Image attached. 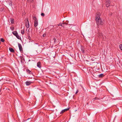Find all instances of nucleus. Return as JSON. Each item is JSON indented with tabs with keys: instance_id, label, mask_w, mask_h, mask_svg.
<instances>
[{
	"instance_id": "5701e85b",
	"label": "nucleus",
	"mask_w": 122,
	"mask_h": 122,
	"mask_svg": "<svg viewBox=\"0 0 122 122\" xmlns=\"http://www.w3.org/2000/svg\"><path fill=\"white\" fill-rule=\"evenodd\" d=\"M41 15L42 16H44V14L43 13H42L41 14Z\"/></svg>"
},
{
	"instance_id": "b1692460",
	"label": "nucleus",
	"mask_w": 122,
	"mask_h": 122,
	"mask_svg": "<svg viewBox=\"0 0 122 122\" xmlns=\"http://www.w3.org/2000/svg\"><path fill=\"white\" fill-rule=\"evenodd\" d=\"M94 99H95V100H97L99 99V98H98L97 97H96Z\"/></svg>"
},
{
	"instance_id": "423d86ee",
	"label": "nucleus",
	"mask_w": 122,
	"mask_h": 122,
	"mask_svg": "<svg viewBox=\"0 0 122 122\" xmlns=\"http://www.w3.org/2000/svg\"><path fill=\"white\" fill-rule=\"evenodd\" d=\"M32 83V82L28 81L26 82L25 83L26 86H29L30 85V84Z\"/></svg>"
},
{
	"instance_id": "a211bd4d",
	"label": "nucleus",
	"mask_w": 122,
	"mask_h": 122,
	"mask_svg": "<svg viewBox=\"0 0 122 122\" xmlns=\"http://www.w3.org/2000/svg\"><path fill=\"white\" fill-rule=\"evenodd\" d=\"M10 29L12 30H14V28L13 27H10Z\"/></svg>"
},
{
	"instance_id": "4468645a",
	"label": "nucleus",
	"mask_w": 122,
	"mask_h": 122,
	"mask_svg": "<svg viewBox=\"0 0 122 122\" xmlns=\"http://www.w3.org/2000/svg\"><path fill=\"white\" fill-rule=\"evenodd\" d=\"M119 47L120 49L122 51V45L121 44L119 46Z\"/></svg>"
},
{
	"instance_id": "9d476101",
	"label": "nucleus",
	"mask_w": 122,
	"mask_h": 122,
	"mask_svg": "<svg viewBox=\"0 0 122 122\" xmlns=\"http://www.w3.org/2000/svg\"><path fill=\"white\" fill-rule=\"evenodd\" d=\"M12 33L15 36H16V35L18 34V33L16 31H13Z\"/></svg>"
},
{
	"instance_id": "bb28decb",
	"label": "nucleus",
	"mask_w": 122,
	"mask_h": 122,
	"mask_svg": "<svg viewBox=\"0 0 122 122\" xmlns=\"http://www.w3.org/2000/svg\"><path fill=\"white\" fill-rule=\"evenodd\" d=\"M28 39L29 40H30L31 39V37L30 36H29L28 37Z\"/></svg>"
},
{
	"instance_id": "a878e982",
	"label": "nucleus",
	"mask_w": 122,
	"mask_h": 122,
	"mask_svg": "<svg viewBox=\"0 0 122 122\" xmlns=\"http://www.w3.org/2000/svg\"><path fill=\"white\" fill-rule=\"evenodd\" d=\"M78 91H78V90H77L76 91V93H75V94H77V93H78Z\"/></svg>"
},
{
	"instance_id": "6ab92c4d",
	"label": "nucleus",
	"mask_w": 122,
	"mask_h": 122,
	"mask_svg": "<svg viewBox=\"0 0 122 122\" xmlns=\"http://www.w3.org/2000/svg\"><path fill=\"white\" fill-rule=\"evenodd\" d=\"M0 41L2 42H4L5 41V40L3 38H1Z\"/></svg>"
},
{
	"instance_id": "f03ea898",
	"label": "nucleus",
	"mask_w": 122,
	"mask_h": 122,
	"mask_svg": "<svg viewBox=\"0 0 122 122\" xmlns=\"http://www.w3.org/2000/svg\"><path fill=\"white\" fill-rule=\"evenodd\" d=\"M33 19L34 20V26L36 27L38 25V20L36 17L35 16L33 17Z\"/></svg>"
},
{
	"instance_id": "2eb2a0df",
	"label": "nucleus",
	"mask_w": 122,
	"mask_h": 122,
	"mask_svg": "<svg viewBox=\"0 0 122 122\" xmlns=\"http://www.w3.org/2000/svg\"><path fill=\"white\" fill-rule=\"evenodd\" d=\"M69 108H68L66 109H65L63 110L64 111V112L66 111H68L69 110Z\"/></svg>"
},
{
	"instance_id": "ddd939ff",
	"label": "nucleus",
	"mask_w": 122,
	"mask_h": 122,
	"mask_svg": "<svg viewBox=\"0 0 122 122\" xmlns=\"http://www.w3.org/2000/svg\"><path fill=\"white\" fill-rule=\"evenodd\" d=\"M58 25V26H61L64 27V26H65L64 25H63V24H62L61 23H59Z\"/></svg>"
},
{
	"instance_id": "f8f14e48",
	"label": "nucleus",
	"mask_w": 122,
	"mask_h": 122,
	"mask_svg": "<svg viewBox=\"0 0 122 122\" xmlns=\"http://www.w3.org/2000/svg\"><path fill=\"white\" fill-rule=\"evenodd\" d=\"M99 77H102L103 76H104V75H103V74H100L99 75Z\"/></svg>"
},
{
	"instance_id": "0eeeda50",
	"label": "nucleus",
	"mask_w": 122,
	"mask_h": 122,
	"mask_svg": "<svg viewBox=\"0 0 122 122\" xmlns=\"http://www.w3.org/2000/svg\"><path fill=\"white\" fill-rule=\"evenodd\" d=\"M37 66L38 67L40 68L41 67V63L40 62H39L37 63Z\"/></svg>"
},
{
	"instance_id": "393cba45",
	"label": "nucleus",
	"mask_w": 122,
	"mask_h": 122,
	"mask_svg": "<svg viewBox=\"0 0 122 122\" xmlns=\"http://www.w3.org/2000/svg\"><path fill=\"white\" fill-rule=\"evenodd\" d=\"M46 34H43V37H45L46 36Z\"/></svg>"
},
{
	"instance_id": "7ed1b4c3",
	"label": "nucleus",
	"mask_w": 122,
	"mask_h": 122,
	"mask_svg": "<svg viewBox=\"0 0 122 122\" xmlns=\"http://www.w3.org/2000/svg\"><path fill=\"white\" fill-rule=\"evenodd\" d=\"M25 25L27 28L29 27L30 26V25L29 23V21L28 19H26V21L25 22Z\"/></svg>"
},
{
	"instance_id": "6e6552de",
	"label": "nucleus",
	"mask_w": 122,
	"mask_h": 122,
	"mask_svg": "<svg viewBox=\"0 0 122 122\" xmlns=\"http://www.w3.org/2000/svg\"><path fill=\"white\" fill-rule=\"evenodd\" d=\"M9 50L10 51L12 52H15V51L11 47H9Z\"/></svg>"
},
{
	"instance_id": "f3484780",
	"label": "nucleus",
	"mask_w": 122,
	"mask_h": 122,
	"mask_svg": "<svg viewBox=\"0 0 122 122\" xmlns=\"http://www.w3.org/2000/svg\"><path fill=\"white\" fill-rule=\"evenodd\" d=\"M18 39H20V37L19 36L18 34L16 35V36H15Z\"/></svg>"
},
{
	"instance_id": "4be33fe9",
	"label": "nucleus",
	"mask_w": 122,
	"mask_h": 122,
	"mask_svg": "<svg viewBox=\"0 0 122 122\" xmlns=\"http://www.w3.org/2000/svg\"><path fill=\"white\" fill-rule=\"evenodd\" d=\"M64 112L63 110H62L60 112V114H62Z\"/></svg>"
},
{
	"instance_id": "c756f323",
	"label": "nucleus",
	"mask_w": 122,
	"mask_h": 122,
	"mask_svg": "<svg viewBox=\"0 0 122 122\" xmlns=\"http://www.w3.org/2000/svg\"><path fill=\"white\" fill-rule=\"evenodd\" d=\"M30 119V118H28V119H27V120H28V119Z\"/></svg>"
},
{
	"instance_id": "9b49d317",
	"label": "nucleus",
	"mask_w": 122,
	"mask_h": 122,
	"mask_svg": "<svg viewBox=\"0 0 122 122\" xmlns=\"http://www.w3.org/2000/svg\"><path fill=\"white\" fill-rule=\"evenodd\" d=\"M10 22L12 24H13L14 22V20L13 18H10Z\"/></svg>"
},
{
	"instance_id": "39448f33",
	"label": "nucleus",
	"mask_w": 122,
	"mask_h": 122,
	"mask_svg": "<svg viewBox=\"0 0 122 122\" xmlns=\"http://www.w3.org/2000/svg\"><path fill=\"white\" fill-rule=\"evenodd\" d=\"M18 46L20 51V52L22 51L23 50L21 45L20 44L18 43Z\"/></svg>"
},
{
	"instance_id": "cd10ccee",
	"label": "nucleus",
	"mask_w": 122,
	"mask_h": 122,
	"mask_svg": "<svg viewBox=\"0 0 122 122\" xmlns=\"http://www.w3.org/2000/svg\"><path fill=\"white\" fill-rule=\"evenodd\" d=\"M81 51H82V52L83 53L84 52V50H83V49H82L81 48Z\"/></svg>"
},
{
	"instance_id": "1a4fd4ad",
	"label": "nucleus",
	"mask_w": 122,
	"mask_h": 122,
	"mask_svg": "<svg viewBox=\"0 0 122 122\" xmlns=\"http://www.w3.org/2000/svg\"><path fill=\"white\" fill-rule=\"evenodd\" d=\"M26 71L27 73L29 74H32V72H31L28 69H26Z\"/></svg>"
},
{
	"instance_id": "f257e3e1",
	"label": "nucleus",
	"mask_w": 122,
	"mask_h": 122,
	"mask_svg": "<svg viewBox=\"0 0 122 122\" xmlns=\"http://www.w3.org/2000/svg\"><path fill=\"white\" fill-rule=\"evenodd\" d=\"M101 15V13L99 12L97 13L96 17V21L97 25H102L103 23L102 20L100 17Z\"/></svg>"
},
{
	"instance_id": "20e7f679",
	"label": "nucleus",
	"mask_w": 122,
	"mask_h": 122,
	"mask_svg": "<svg viewBox=\"0 0 122 122\" xmlns=\"http://www.w3.org/2000/svg\"><path fill=\"white\" fill-rule=\"evenodd\" d=\"M105 1L106 6L107 7H109L110 5V0H105Z\"/></svg>"
},
{
	"instance_id": "aec40b11",
	"label": "nucleus",
	"mask_w": 122,
	"mask_h": 122,
	"mask_svg": "<svg viewBox=\"0 0 122 122\" xmlns=\"http://www.w3.org/2000/svg\"><path fill=\"white\" fill-rule=\"evenodd\" d=\"M62 24H63V25H64V24H65V25H68V23H66L65 22H64L63 21Z\"/></svg>"
},
{
	"instance_id": "dca6fc26",
	"label": "nucleus",
	"mask_w": 122,
	"mask_h": 122,
	"mask_svg": "<svg viewBox=\"0 0 122 122\" xmlns=\"http://www.w3.org/2000/svg\"><path fill=\"white\" fill-rule=\"evenodd\" d=\"M24 30H21V33L22 34H23L24 33Z\"/></svg>"
},
{
	"instance_id": "c85d7f7f",
	"label": "nucleus",
	"mask_w": 122,
	"mask_h": 122,
	"mask_svg": "<svg viewBox=\"0 0 122 122\" xmlns=\"http://www.w3.org/2000/svg\"><path fill=\"white\" fill-rule=\"evenodd\" d=\"M54 39L55 40V41H56V39L55 38H54Z\"/></svg>"
},
{
	"instance_id": "412c9836",
	"label": "nucleus",
	"mask_w": 122,
	"mask_h": 122,
	"mask_svg": "<svg viewBox=\"0 0 122 122\" xmlns=\"http://www.w3.org/2000/svg\"><path fill=\"white\" fill-rule=\"evenodd\" d=\"M10 4L9 5H10V6H12V2L11 1H10Z\"/></svg>"
}]
</instances>
